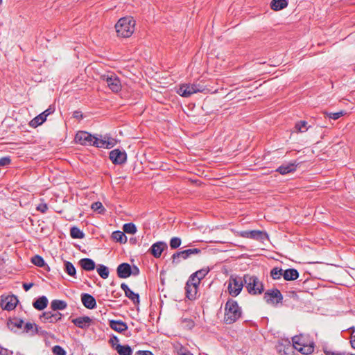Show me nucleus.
I'll list each match as a JSON object with an SVG mask.
<instances>
[{
  "label": "nucleus",
  "mask_w": 355,
  "mask_h": 355,
  "mask_svg": "<svg viewBox=\"0 0 355 355\" xmlns=\"http://www.w3.org/2000/svg\"><path fill=\"white\" fill-rule=\"evenodd\" d=\"M136 24L132 17H125L119 19L115 24V29L118 36L127 38L130 37L135 31Z\"/></svg>",
  "instance_id": "f257e3e1"
},
{
  "label": "nucleus",
  "mask_w": 355,
  "mask_h": 355,
  "mask_svg": "<svg viewBox=\"0 0 355 355\" xmlns=\"http://www.w3.org/2000/svg\"><path fill=\"white\" fill-rule=\"evenodd\" d=\"M241 309L236 301L229 299L225 306L224 321L226 324L234 323L241 316Z\"/></svg>",
  "instance_id": "f03ea898"
},
{
  "label": "nucleus",
  "mask_w": 355,
  "mask_h": 355,
  "mask_svg": "<svg viewBox=\"0 0 355 355\" xmlns=\"http://www.w3.org/2000/svg\"><path fill=\"white\" fill-rule=\"evenodd\" d=\"M292 341L294 349L303 354H310L313 352L314 343L307 336H295L293 337Z\"/></svg>",
  "instance_id": "7ed1b4c3"
},
{
  "label": "nucleus",
  "mask_w": 355,
  "mask_h": 355,
  "mask_svg": "<svg viewBox=\"0 0 355 355\" xmlns=\"http://www.w3.org/2000/svg\"><path fill=\"white\" fill-rule=\"evenodd\" d=\"M243 281L245 288L250 295H259L263 292V284L257 276L245 274L243 276Z\"/></svg>",
  "instance_id": "20e7f679"
},
{
  "label": "nucleus",
  "mask_w": 355,
  "mask_h": 355,
  "mask_svg": "<svg viewBox=\"0 0 355 355\" xmlns=\"http://www.w3.org/2000/svg\"><path fill=\"white\" fill-rule=\"evenodd\" d=\"M98 138L92 135L86 131H78L75 136L74 141L76 144L83 146H94L101 147L103 146L102 141H98Z\"/></svg>",
  "instance_id": "39448f33"
},
{
  "label": "nucleus",
  "mask_w": 355,
  "mask_h": 355,
  "mask_svg": "<svg viewBox=\"0 0 355 355\" xmlns=\"http://www.w3.org/2000/svg\"><path fill=\"white\" fill-rule=\"evenodd\" d=\"M227 284L228 293L232 297L239 295L245 285L243 277H241L236 275H230Z\"/></svg>",
  "instance_id": "423d86ee"
},
{
  "label": "nucleus",
  "mask_w": 355,
  "mask_h": 355,
  "mask_svg": "<svg viewBox=\"0 0 355 355\" xmlns=\"http://www.w3.org/2000/svg\"><path fill=\"white\" fill-rule=\"evenodd\" d=\"M204 90V86L198 83L182 84L180 86L178 94L183 97H189L195 93L202 92Z\"/></svg>",
  "instance_id": "0eeeda50"
},
{
  "label": "nucleus",
  "mask_w": 355,
  "mask_h": 355,
  "mask_svg": "<svg viewBox=\"0 0 355 355\" xmlns=\"http://www.w3.org/2000/svg\"><path fill=\"white\" fill-rule=\"evenodd\" d=\"M101 79L107 83V87L112 92L118 93L121 90V80L114 73L103 74L101 76Z\"/></svg>",
  "instance_id": "6e6552de"
},
{
  "label": "nucleus",
  "mask_w": 355,
  "mask_h": 355,
  "mask_svg": "<svg viewBox=\"0 0 355 355\" xmlns=\"http://www.w3.org/2000/svg\"><path fill=\"white\" fill-rule=\"evenodd\" d=\"M263 298L266 303L275 305L282 302L283 296L278 289L274 288L266 291Z\"/></svg>",
  "instance_id": "1a4fd4ad"
},
{
  "label": "nucleus",
  "mask_w": 355,
  "mask_h": 355,
  "mask_svg": "<svg viewBox=\"0 0 355 355\" xmlns=\"http://www.w3.org/2000/svg\"><path fill=\"white\" fill-rule=\"evenodd\" d=\"M201 252V250L198 248H191L174 253L172 256V263L178 264L180 262L179 259H187L193 254H198Z\"/></svg>",
  "instance_id": "9d476101"
},
{
  "label": "nucleus",
  "mask_w": 355,
  "mask_h": 355,
  "mask_svg": "<svg viewBox=\"0 0 355 355\" xmlns=\"http://www.w3.org/2000/svg\"><path fill=\"white\" fill-rule=\"evenodd\" d=\"M62 318V314L59 311H46L40 315V320L44 323H55Z\"/></svg>",
  "instance_id": "9b49d317"
},
{
  "label": "nucleus",
  "mask_w": 355,
  "mask_h": 355,
  "mask_svg": "<svg viewBox=\"0 0 355 355\" xmlns=\"http://www.w3.org/2000/svg\"><path fill=\"white\" fill-rule=\"evenodd\" d=\"M109 158L113 164L121 165L126 162L127 154L125 150L114 149L110 153Z\"/></svg>",
  "instance_id": "f8f14e48"
},
{
  "label": "nucleus",
  "mask_w": 355,
  "mask_h": 355,
  "mask_svg": "<svg viewBox=\"0 0 355 355\" xmlns=\"http://www.w3.org/2000/svg\"><path fill=\"white\" fill-rule=\"evenodd\" d=\"M276 349L279 355H293L294 352L293 345L288 340H286L285 343H279Z\"/></svg>",
  "instance_id": "ddd939ff"
},
{
  "label": "nucleus",
  "mask_w": 355,
  "mask_h": 355,
  "mask_svg": "<svg viewBox=\"0 0 355 355\" xmlns=\"http://www.w3.org/2000/svg\"><path fill=\"white\" fill-rule=\"evenodd\" d=\"M239 236L243 238L252 239L255 240H263L266 234L259 230L242 231Z\"/></svg>",
  "instance_id": "4468645a"
},
{
  "label": "nucleus",
  "mask_w": 355,
  "mask_h": 355,
  "mask_svg": "<svg viewBox=\"0 0 355 355\" xmlns=\"http://www.w3.org/2000/svg\"><path fill=\"white\" fill-rule=\"evenodd\" d=\"M17 302H18L17 298L15 296L12 295V296H8L5 299L2 300L1 305V307L3 308V309L7 310V311H11V310H13L16 307Z\"/></svg>",
  "instance_id": "2eb2a0df"
},
{
  "label": "nucleus",
  "mask_w": 355,
  "mask_h": 355,
  "mask_svg": "<svg viewBox=\"0 0 355 355\" xmlns=\"http://www.w3.org/2000/svg\"><path fill=\"white\" fill-rule=\"evenodd\" d=\"M117 275L120 278H128L132 275V268L128 263L119 264L116 269Z\"/></svg>",
  "instance_id": "dca6fc26"
},
{
  "label": "nucleus",
  "mask_w": 355,
  "mask_h": 355,
  "mask_svg": "<svg viewBox=\"0 0 355 355\" xmlns=\"http://www.w3.org/2000/svg\"><path fill=\"white\" fill-rule=\"evenodd\" d=\"M71 322L80 329H87L90 326L92 320L89 316H83L74 318Z\"/></svg>",
  "instance_id": "f3484780"
},
{
  "label": "nucleus",
  "mask_w": 355,
  "mask_h": 355,
  "mask_svg": "<svg viewBox=\"0 0 355 355\" xmlns=\"http://www.w3.org/2000/svg\"><path fill=\"white\" fill-rule=\"evenodd\" d=\"M109 325L112 329L118 333H123L128 328L127 324L121 320H111L109 321Z\"/></svg>",
  "instance_id": "a211bd4d"
},
{
  "label": "nucleus",
  "mask_w": 355,
  "mask_h": 355,
  "mask_svg": "<svg viewBox=\"0 0 355 355\" xmlns=\"http://www.w3.org/2000/svg\"><path fill=\"white\" fill-rule=\"evenodd\" d=\"M81 301L83 304L89 309H93L96 306L95 298L88 293H83L81 295Z\"/></svg>",
  "instance_id": "6ab92c4d"
},
{
  "label": "nucleus",
  "mask_w": 355,
  "mask_h": 355,
  "mask_svg": "<svg viewBox=\"0 0 355 355\" xmlns=\"http://www.w3.org/2000/svg\"><path fill=\"white\" fill-rule=\"evenodd\" d=\"M298 164H297L295 162H291L287 164H282L276 169V171L282 175L293 173L296 171V168Z\"/></svg>",
  "instance_id": "aec40b11"
},
{
  "label": "nucleus",
  "mask_w": 355,
  "mask_h": 355,
  "mask_svg": "<svg viewBox=\"0 0 355 355\" xmlns=\"http://www.w3.org/2000/svg\"><path fill=\"white\" fill-rule=\"evenodd\" d=\"M166 248V244L164 242L159 241L154 243L150 250L155 258H159Z\"/></svg>",
  "instance_id": "412c9836"
},
{
  "label": "nucleus",
  "mask_w": 355,
  "mask_h": 355,
  "mask_svg": "<svg viewBox=\"0 0 355 355\" xmlns=\"http://www.w3.org/2000/svg\"><path fill=\"white\" fill-rule=\"evenodd\" d=\"M198 286L195 284H186L185 293L186 297L190 300L196 299L198 293Z\"/></svg>",
  "instance_id": "4be33fe9"
},
{
  "label": "nucleus",
  "mask_w": 355,
  "mask_h": 355,
  "mask_svg": "<svg viewBox=\"0 0 355 355\" xmlns=\"http://www.w3.org/2000/svg\"><path fill=\"white\" fill-rule=\"evenodd\" d=\"M81 268L86 271H92L95 269V262L89 258H83L79 261Z\"/></svg>",
  "instance_id": "5701e85b"
},
{
  "label": "nucleus",
  "mask_w": 355,
  "mask_h": 355,
  "mask_svg": "<svg viewBox=\"0 0 355 355\" xmlns=\"http://www.w3.org/2000/svg\"><path fill=\"white\" fill-rule=\"evenodd\" d=\"M283 277L286 281L295 280L299 277V272L296 269L289 268L283 270Z\"/></svg>",
  "instance_id": "b1692460"
},
{
  "label": "nucleus",
  "mask_w": 355,
  "mask_h": 355,
  "mask_svg": "<svg viewBox=\"0 0 355 355\" xmlns=\"http://www.w3.org/2000/svg\"><path fill=\"white\" fill-rule=\"evenodd\" d=\"M47 305L48 299L46 296L40 297L33 304V307L39 311L44 309Z\"/></svg>",
  "instance_id": "393cba45"
},
{
  "label": "nucleus",
  "mask_w": 355,
  "mask_h": 355,
  "mask_svg": "<svg viewBox=\"0 0 355 355\" xmlns=\"http://www.w3.org/2000/svg\"><path fill=\"white\" fill-rule=\"evenodd\" d=\"M288 6L287 0H272L270 8L275 11H278L286 8Z\"/></svg>",
  "instance_id": "a878e982"
},
{
  "label": "nucleus",
  "mask_w": 355,
  "mask_h": 355,
  "mask_svg": "<svg viewBox=\"0 0 355 355\" xmlns=\"http://www.w3.org/2000/svg\"><path fill=\"white\" fill-rule=\"evenodd\" d=\"M67 304L65 301L60 300H54L51 303V309L53 311L64 310L67 308Z\"/></svg>",
  "instance_id": "bb28decb"
},
{
  "label": "nucleus",
  "mask_w": 355,
  "mask_h": 355,
  "mask_svg": "<svg viewBox=\"0 0 355 355\" xmlns=\"http://www.w3.org/2000/svg\"><path fill=\"white\" fill-rule=\"evenodd\" d=\"M114 349L117 352V353L119 355H132V349L128 345H121V344H117L114 347Z\"/></svg>",
  "instance_id": "cd10ccee"
},
{
  "label": "nucleus",
  "mask_w": 355,
  "mask_h": 355,
  "mask_svg": "<svg viewBox=\"0 0 355 355\" xmlns=\"http://www.w3.org/2000/svg\"><path fill=\"white\" fill-rule=\"evenodd\" d=\"M46 119V114H40L38 116L32 119L30 122V125L34 128L42 124Z\"/></svg>",
  "instance_id": "c85d7f7f"
},
{
  "label": "nucleus",
  "mask_w": 355,
  "mask_h": 355,
  "mask_svg": "<svg viewBox=\"0 0 355 355\" xmlns=\"http://www.w3.org/2000/svg\"><path fill=\"white\" fill-rule=\"evenodd\" d=\"M112 237L114 240L120 243H125L127 241V237L124 232L121 231H115L112 233Z\"/></svg>",
  "instance_id": "c756f323"
},
{
  "label": "nucleus",
  "mask_w": 355,
  "mask_h": 355,
  "mask_svg": "<svg viewBox=\"0 0 355 355\" xmlns=\"http://www.w3.org/2000/svg\"><path fill=\"white\" fill-rule=\"evenodd\" d=\"M64 271L70 276L76 278V270L70 261H64Z\"/></svg>",
  "instance_id": "7c9ffc66"
},
{
  "label": "nucleus",
  "mask_w": 355,
  "mask_h": 355,
  "mask_svg": "<svg viewBox=\"0 0 355 355\" xmlns=\"http://www.w3.org/2000/svg\"><path fill=\"white\" fill-rule=\"evenodd\" d=\"M181 324L184 329L191 330L195 326L194 321L191 318H182L181 319Z\"/></svg>",
  "instance_id": "2f4dec72"
},
{
  "label": "nucleus",
  "mask_w": 355,
  "mask_h": 355,
  "mask_svg": "<svg viewBox=\"0 0 355 355\" xmlns=\"http://www.w3.org/2000/svg\"><path fill=\"white\" fill-rule=\"evenodd\" d=\"M37 324L32 322H26L24 327V332L29 334L31 336H35V331Z\"/></svg>",
  "instance_id": "473e14b6"
},
{
  "label": "nucleus",
  "mask_w": 355,
  "mask_h": 355,
  "mask_svg": "<svg viewBox=\"0 0 355 355\" xmlns=\"http://www.w3.org/2000/svg\"><path fill=\"white\" fill-rule=\"evenodd\" d=\"M125 295L129 298L135 304L139 303V295L138 293H134L132 290L128 291Z\"/></svg>",
  "instance_id": "72a5a7b5"
},
{
  "label": "nucleus",
  "mask_w": 355,
  "mask_h": 355,
  "mask_svg": "<svg viewBox=\"0 0 355 355\" xmlns=\"http://www.w3.org/2000/svg\"><path fill=\"white\" fill-rule=\"evenodd\" d=\"M70 234L73 239H83L85 236L84 233L76 227H72L71 228Z\"/></svg>",
  "instance_id": "f704fd0d"
},
{
  "label": "nucleus",
  "mask_w": 355,
  "mask_h": 355,
  "mask_svg": "<svg viewBox=\"0 0 355 355\" xmlns=\"http://www.w3.org/2000/svg\"><path fill=\"white\" fill-rule=\"evenodd\" d=\"M283 277V270L282 268L275 267L273 268L270 271V277L276 280L279 279L281 277Z\"/></svg>",
  "instance_id": "c9c22d12"
},
{
  "label": "nucleus",
  "mask_w": 355,
  "mask_h": 355,
  "mask_svg": "<svg viewBox=\"0 0 355 355\" xmlns=\"http://www.w3.org/2000/svg\"><path fill=\"white\" fill-rule=\"evenodd\" d=\"M97 272L103 279H107L109 276V270L104 265H99L97 268Z\"/></svg>",
  "instance_id": "e433bc0d"
},
{
  "label": "nucleus",
  "mask_w": 355,
  "mask_h": 355,
  "mask_svg": "<svg viewBox=\"0 0 355 355\" xmlns=\"http://www.w3.org/2000/svg\"><path fill=\"white\" fill-rule=\"evenodd\" d=\"M123 230L124 232L128 234H135L137 232V227L133 223H125L123 225Z\"/></svg>",
  "instance_id": "4c0bfd02"
},
{
  "label": "nucleus",
  "mask_w": 355,
  "mask_h": 355,
  "mask_svg": "<svg viewBox=\"0 0 355 355\" xmlns=\"http://www.w3.org/2000/svg\"><path fill=\"white\" fill-rule=\"evenodd\" d=\"M307 122L305 121H300L295 124V129L299 132H304L306 131L309 128L306 126Z\"/></svg>",
  "instance_id": "58836bf2"
},
{
  "label": "nucleus",
  "mask_w": 355,
  "mask_h": 355,
  "mask_svg": "<svg viewBox=\"0 0 355 355\" xmlns=\"http://www.w3.org/2000/svg\"><path fill=\"white\" fill-rule=\"evenodd\" d=\"M98 141H102V142H103V146H101V148H111L115 144V141H114V140L113 139L108 138L107 139H106L105 137L103 139H99L98 138Z\"/></svg>",
  "instance_id": "ea45409f"
},
{
  "label": "nucleus",
  "mask_w": 355,
  "mask_h": 355,
  "mask_svg": "<svg viewBox=\"0 0 355 355\" xmlns=\"http://www.w3.org/2000/svg\"><path fill=\"white\" fill-rule=\"evenodd\" d=\"M31 262L38 266V267H42L44 266L45 262L43 258L39 255H35L31 259Z\"/></svg>",
  "instance_id": "a19ab883"
},
{
  "label": "nucleus",
  "mask_w": 355,
  "mask_h": 355,
  "mask_svg": "<svg viewBox=\"0 0 355 355\" xmlns=\"http://www.w3.org/2000/svg\"><path fill=\"white\" fill-rule=\"evenodd\" d=\"M209 272V268H205L195 272L194 276H196L200 280L202 279Z\"/></svg>",
  "instance_id": "79ce46f5"
},
{
  "label": "nucleus",
  "mask_w": 355,
  "mask_h": 355,
  "mask_svg": "<svg viewBox=\"0 0 355 355\" xmlns=\"http://www.w3.org/2000/svg\"><path fill=\"white\" fill-rule=\"evenodd\" d=\"M324 114H325V116H328L329 119L336 120V119H339L340 117L343 116V115H345V112L344 111H340V112H335V113L324 112Z\"/></svg>",
  "instance_id": "37998d69"
},
{
  "label": "nucleus",
  "mask_w": 355,
  "mask_h": 355,
  "mask_svg": "<svg viewBox=\"0 0 355 355\" xmlns=\"http://www.w3.org/2000/svg\"><path fill=\"white\" fill-rule=\"evenodd\" d=\"M181 245V239L178 237H173L170 241V247L176 249Z\"/></svg>",
  "instance_id": "c03bdc74"
},
{
  "label": "nucleus",
  "mask_w": 355,
  "mask_h": 355,
  "mask_svg": "<svg viewBox=\"0 0 355 355\" xmlns=\"http://www.w3.org/2000/svg\"><path fill=\"white\" fill-rule=\"evenodd\" d=\"M52 352L55 355H67L65 350L60 345L54 346Z\"/></svg>",
  "instance_id": "a18cd8bd"
},
{
  "label": "nucleus",
  "mask_w": 355,
  "mask_h": 355,
  "mask_svg": "<svg viewBox=\"0 0 355 355\" xmlns=\"http://www.w3.org/2000/svg\"><path fill=\"white\" fill-rule=\"evenodd\" d=\"M92 209L98 211L99 214L104 211L103 206L101 202H95L92 205Z\"/></svg>",
  "instance_id": "49530a36"
},
{
  "label": "nucleus",
  "mask_w": 355,
  "mask_h": 355,
  "mask_svg": "<svg viewBox=\"0 0 355 355\" xmlns=\"http://www.w3.org/2000/svg\"><path fill=\"white\" fill-rule=\"evenodd\" d=\"M200 280L196 276H194V274L193 273L190 276V277L189 278V279L186 284H195L196 286H198L200 284Z\"/></svg>",
  "instance_id": "de8ad7c7"
},
{
  "label": "nucleus",
  "mask_w": 355,
  "mask_h": 355,
  "mask_svg": "<svg viewBox=\"0 0 355 355\" xmlns=\"http://www.w3.org/2000/svg\"><path fill=\"white\" fill-rule=\"evenodd\" d=\"M10 159L8 157H4L0 159V166H3L10 164Z\"/></svg>",
  "instance_id": "09e8293b"
},
{
  "label": "nucleus",
  "mask_w": 355,
  "mask_h": 355,
  "mask_svg": "<svg viewBox=\"0 0 355 355\" xmlns=\"http://www.w3.org/2000/svg\"><path fill=\"white\" fill-rule=\"evenodd\" d=\"M37 209L42 213H45L48 209V206L45 203H42L37 206Z\"/></svg>",
  "instance_id": "8fccbe9b"
},
{
  "label": "nucleus",
  "mask_w": 355,
  "mask_h": 355,
  "mask_svg": "<svg viewBox=\"0 0 355 355\" xmlns=\"http://www.w3.org/2000/svg\"><path fill=\"white\" fill-rule=\"evenodd\" d=\"M39 335V336H46L47 334V332L44 330H43L42 328H40L38 327L37 326L36 327V329L35 331V335Z\"/></svg>",
  "instance_id": "3c124183"
},
{
  "label": "nucleus",
  "mask_w": 355,
  "mask_h": 355,
  "mask_svg": "<svg viewBox=\"0 0 355 355\" xmlns=\"http://www.w3.org/2000/svg\"><path fill=\"white\" fill-rule=\"evenodd\" d=\"M11 324L17 328H21L24 324L22 320H16L15 322H11Z\"/></svg>",
  "instance_id": "603ef678"
},
{
  "label": "nucleus",
  "mask_w": 355,
  "mask_h": 355,
  "mask_svg": "<svg viewBox=\"0 0 355 355\" xmlns=\"http://www.w3.org/2000/svg\"><path fill=\"white\" fill-rule=\"evenodd\" d=\"M109 342L111 344L112 347L114 349L116 345L119 344V339L116 336H114L110 339Z\"/></svg>",
  "instance_id": "864d4df0"
},
{
  "label": "nucleus",
  "mask_w": 355,
  "mask_h": 355,
  "mask_svg": "<svg viewBox=\"0 0 355 355\" xmlns=\"http://www.w3.org/2000/svg\"><path fill=\"white\" fill-rule=\"evenodd\" d=\"M73 116L77 119H82L83 118V115L80 111H75Z\"/></svg>",
  "instance_id": "5fc2aeb1"
},
{
  "label": "nucleus",
  "mask_w": 355,
  "mask_h": 355,
  "mask_svg": "<svg viewBox=\"0 0 355 355\" xmlns=\"http://www.w3.org/2000/svg\"><path fill=\"white\" fill-rule=\"evenodd\" d=\"M135 355H153V354L150 351H138Z\"/></svg>",
  "instance_id": "6e6d98bb"
},
{
  "label": "nucleus",
  "mask_w": 355,
  "mask_h": 355,
  "mask_svg": "<svg viewBox=\"0 0 355 355\" xmlns=\"http://www.w3.org/2000/svg\"><path fill=\"white\" fill-rule=\"evenodd\" d=\"M139 274V268L136 266H133V267L132 268V275L136 276V275H138Z\"/></svg>",
  "instance_id": "4d7b16f0"
},
{
  "label": "nucleus",
  "mask_w": 355,
  "mask_h": 355,
  "mask_svg": "<svg viewBox=\"0 0 355 355\" xmlns=\"http://www.w3.org/2000/svg\"><path fill=\"white\" fill-rule=\"evenodd\" d=\"M33 286V283H24L23 284V288L26 291H28L31 288H32Z\"/></svg>",
  "instance_id": "13d9d810"
},
{
  "label": "nucleus",
  "mask_w": 355,
  "mask_h": 355,
  "mask_svg": "<svg viewBox=\"0 0 355 355\" xmlns=\"http://www.w3.org/2000/svg\"><path fill=\"white\" fill-rule=\"evenodd\" d=\"M121 289L124 291L125 294L130 290L129 287L125 283L121 284Z\"/></svg>",
  "instance_id": "bf43d9fd"
},
{
  "label": "nucleus",
  "mask_w": 355,
  "mask_h": 355,
  "mask_svg": "<svg viewBox=\"0 0 355 355\" xmlns=\"http://www.w3.org/2000/svg\"><path fill=\"white\" fill-rule=\"evenodd\" d=\"M0 353L1 355H12V352L8 351L7 349H3Z\"/></svg>",
  "instance_id": "052dcab7"
},
{
  "label": "nucleus",
  "mask_w": 355,
  "mask_h": 355,
  "mask_svg": "<svg viewBox=\"0 0 355 355\" xmlns=\"http://www.w3.org/2000/svg\"><path fill=\"white\" fill-rule=\"evenodd\" d=\"M53 112H54V110L51 108V107H49V108L46 109L45 111H44L42 112V114H46V116H47L49 114H52Z\"/></svg>",
  "instance_id": "680f3d73"
},
{
  "label": "nucleus",
  "mask_w": 355,
  "mask_h": 355,
  "mask_svg": "<svg viewBox=\"0 0 355 355\" xmlns=\"http://www.w3.org/2000/svg\"><path fill=\"white\" fill-rule=\"evenodd\" d=\"M350 343L352 347L355 349V335L351 336Z\"/></svg>",
  "instance_id": "e2e57ef3"
},
{
  "label": "nucleus",
  "mask_w": 355,
  "mask_h": 355,
  "mask_svg": "<svg viewBox=\"0 0 355 355\" xmlns=\"http://www.w3.org/2000/svg\"><path fill=\"white\" fill-rule=\"evenodd\" d=\"M331 355H345V353L340 352H332Z\"/></svg>",
  "instance_id": "0e129e2a"
},
{
  "label": "nucleus",
  "mask_w": 355,
  "mask_h": 355,
  "mask_svg": "<svg viewBox=\"0 0 355 355\" xmlns=\"http://www.w3.org/2000/svg\"><path fill=\"white\" fill-rule=\"evenodd\" d=\"M349 331H351L352 333H354L355 331V327H352L349 328Z\"/></svg>",
  "instance_id": "69168bd1"
},
{
  "label": "nucleus",
  "mask_w": 355,
  "mask_h": 355,
  "mask_svg": "<svg viewBox=\"0 0 355 355\" xmlns=\"http://www.w3.org/2000/svg\"><path fill=\"white\" fill-rule=\"evenodd\" d=\"M183 355H192L191 354H184Z\"/></svg>",
  "instance_id": "338daca9"
},
{
  "label": "nucleus",
  "mask_w": 355,
  "mask_h": 355,
  "mask_svg": "<svg viewBox=\"0 0 355 355\" xmlns=\"http://www.w3.org/2000/svg\"><path fill=\"white\" fill-rule=\"evenodd\" d=\"M2 3V0H0V5Z\"/></svg>",
  "instance_id": "774afa93"
}]
</instances>
